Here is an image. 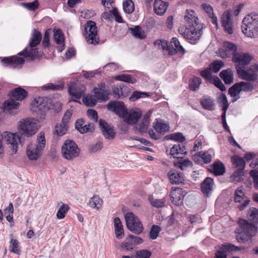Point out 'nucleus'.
<instances>
[{"instance_id": "1", "label": "nucleus", "mask_w": 258, "mask_h": 258, "mask_svg": "<svg viewBox=\"0 0 258 258\" xmlns=\"http://www.w3.org/2000/svg\"><path fill=\"white\" fill-rule=\"evenodd\" d=\"M184 19L186 26L179 28L178 32L190 43L195 44L203 34V25L198 23V18L193 10H186Z\"/></svg>"}, {"instance_id": "2", "label": "nucleus", "mask_w": 258, "mask_h": 258, "mask_svg": "<svg viewBox=\"0 0 258 258\" xmlns=\"http://www.w3.org/2000/svg\"><path fill=\"white\" fill-rule=\"evenodd\" d=\"M41 39V32L36 29H33L29 40V46L26 47L23 51L20 52L18 55L28 58L30 60H34L38 54V50L35 47L40 43Z\"/></svg>"}, {"instance_id": "3", "label": "nucleus", "mask_w": 258, "mask_h": 258, "mask_svg": "<svg viewBox=\"0 0 258 258\" xmlns=\"http://www.w3.org/2000/svg\"><path fill=\"white\" fill-rule=\"evenodd\" d=\"M9 95L10 98L4 102V105L5 109L10 110L18 107L20 103L16 101L24 100L27 96L28 92L22 88L18 87L12 90Z\"/></svg>"}, {"instance_id": "4", "label": "nucleus", "mask_w": 258, "mask_h": 258, "mask_svg": "<svg viewBox=\"0 0 258 258\" xmlns=\"http://www.w3.org/2000/svg\"><path fill=\"white\" fill-rule=\"evenodd\" d=\"M243 34L247 37L254 38L257 35L258 15L251 14L246 15L243 19Z\"/></svg>"}, {"instance_id": "5", "label": "nucleus", "mask_w": 258, "mask_h": 258, "mask_svg": "<svg viewBox=\"0 0 258 258\" xmlns=\"http://www.w3.org/2000/svg\"><path fill=\"white\" fill-rule=\"evenodd\" d=\"M46 143L44 133H39L37 135L36 144H29L27 148V155L31 160H36L41 156V152L44 149Z\"/></svg>"}, {"instance_id": "6", "label": "nucleus", "mask_w": 258, "mask_h": 258, "mask_svg": "<svg viewBox=\"0 0 258 258\" xmlns=\"http://www.w3.org/2000/svg\"><path fill=\"white\" fill-rule=\"evenodd\" d=\"M18 129L21 136L28 138L35 135L38 130L37 121L33 118H25L20 121Z\"/></svg>"}, {"instance_id": "7", "label": "nucleus", "mask_w": 258, "mask_h": 258, "mask_svg": "<svg viewBox=\"0 0 258 258\" xmlns=\"http://www.w3.org/2000/svg\"><path fill=\"white\" fill-rule=\"evenodd\" d=\"M21 143V138L16 134L5 132H0V148L4 143L9 145L12 153L14 154L17 152L18 143Z\"/></svg>"}, {"instance_id": "8", "label": "nucleus", "mask_w": 258, "mask_h": 258, "mask_svg": "<svg viewBox=\"0 0 258 258\" xmlns=\"http://www.w3.org/2000/svg\"><path fill=\"white\" fill-rule=\"evenodd\" d=\"M124 217L126 227L130 231L137 235L143 232V225L137 216L132 212H128L125 214Z\"/></svg>"}, {"instance_id": "9", "label": "nucleus", "mask_w": 258, "mask_h": 258, "mask_svg": "<svg viewBox=\"0 0 258 258\" xmlns=\"http://www.w3.org/2000/svg\"><path fill=\"white\" fill-rule=\"evenodd\" d=\"M80 152L79 148L73 141L66 140L62 146L61 154L67 160H71L79 156Z\"/></svg>"}, {"instance_id": "10", "label": "nucleus", "mask_w": 258, "mask_h": 258, "mask_svg": "<svg viewBox=\"0 0 258 258\" xmlns=\"http://www.w3.org/2000/svg\"><path fill=\"white\" fill-rule=\"evenodd\" d=\"M83 35L88 43L97 44L99 43V38L97 36V31L96 23L92 21H88L84 26Z\"/></svg>"}, {"instance_id": "11", "label": "nucleus", "mask_w": 258, "mask_h": 258, "mask_svg": "<svg viewBox=\"0 0 258 258\" xmlns=\"http://www.w3.org/2000/svg\"><path fill=\"white\" fill-rule=\"evenodd\" d=\"M51 105V100L47 97L35 98L31 102L33 111L38 112L42 115L48 110Z\"/></svg>"}, {"instance_id": "12", "label": "nucleus", "mask_w": 258, "mask_h": 258, "mask_svg": "<svg viewBox=\"0 0 258 258\" xmlns=\"http://www.w3.org/2000/svg\"><path fill=\"white\" fill-rule=\"evenodd\" d=\"M107 109L115 113L120 118L124 117L127 113V108L123 102L120 101H112L107 105Z\"/></svg>"}, {"instance_id": "13", "label": "nucleus", "mask_w": 258, "mask_h": 258, "mask_svg": "<svg viewBox=\"0 0 258 258\" xmlns=\"http://www.w3.org/2000/svg\"><path fill=\"white\" fill-rule=\"evenodd\" d=\"M257 231V228L253 224L248 223L243 219V242H251L252 237L254 236Z\"/></svg>"}, {"instance_id": "14", "label": "nucleus", "mask_w": 258, "mask_h": 258, "mask_svg": "<svg viewBox=\"0 0 258 258\" xmlns=\"http://www.w3.org/2000/svg\"><path fill=\"white\" fill-rule=\"evenodd\" d=\"M24 62V58L16 55L4 57L1 60L3 66L13 69L20 68Z\"/></svg>"}, {"instance_id": "15", "label": "nucleus", "mask_w": 258, "mask_h": 258, "mask_svg": "<svg viewBox=\"0 0 258 258\" xmlns=\"http://www.w3.org/2000/svg\"><path fill=\"white\" fill-rule=\"evenodd\" d=\"M241 249V246H236L231 243H225L220 247L215 253V258H227L226 252H233Z\"/></svg>"}, {"instance_id": "16", "label": "nucleus", "mask_w": 258, "mask_h": 258, "mask_svg": "<svg viewBox=\"0 0 258 258\" xmlns=\"http://www.w3.org/2000/svg\"><path fill=\"white\" fill-rule=\"evenodd\" d=\"M68 92L71 96L79 99L85 93V87L81 84L71 82L68 87Z\"/></svg>"}, {"instance_id": "17", "label": "nucleus", "mask_w": 258, "mask_h": 258, "mask_svg": "<svg viewBox=\"0 0 258 258\" xmlns=\"http://www.w3.org/2000/svg\"><path fill=\"white\" fill-rule=\"evenodd\" d=\"M185 194L186 192L182 188L175 187L170 192V196L172 203L177 206H182Z\"/></svg>"}, {"instance_id": "18", "label": "nucleus", "mask_w": 258, "mask_h": 258, "mask_svg": "<svg viewBox=\"0 0 258 258\" xmlns=\"http://www.w3.org/2000/svg\"><path fill=\"white\" fill-rule=\"evenodd\" d=\"M95 97L100 102L105 101L108 99V91L105 89V85L101 83L98 85L97 87L93 89Z\"/></svg>"}, {"instance_id": "19", "label": "nucleus", "mask_w": 258, "mask_h": 258, "mask_svg": "<svg viewBox=\"0 0 258 258\" xmlns=\"http://www.w3.org/2000/svg\"><path fill=\"white\" fill-rule=\"evenodd\" d=\"M99 124L102 134L106 139L112 140L114 138L115 133L113 127L110 125L102 119H100Z\"/></svg>"}, {"instance_id": "20", "label": "nucleus", "mask_w": 258, "mask_h": 258, "mask_svg": "<svg viewBox=\"0 0 258 258\" xmlns=\"http://www.w3.org/2000/svg\"><path fill=\"white\" fill-rule=\"evenodd\" d=\"M141 115L142 112L139 110L132 109L128 111L127 109V113L125 114L124 117L122 118H123L124 121L127 124H132L137 122L141 116Z\"/></svg>"}, {"instance_id": "21", "label": "nucleus", "mask_w": 258, "mask_h": 258, "mask_svg": "<svg viewBox=\"0 0 258 258\" xmlns=\"http://www.w3.org/2000/svg\"><path fill=\"white\" fill-rule=\"evenodd\" d=\"M258 73V64H254L250 66L247 70L243 69V80L248 81H253L257 79Z\"/></svg>"}, {"instance_id": "22", "label": "nucleus", "mask_w": 258, "mask_h": 258, "mask_svg": "<svg viewBox=\"0 0 258 258\" xmlns=\"http://www.w3.org/2000/svg\"><path fill=\"white\" fill-rule=\"evenodd\" d=\"M221 24L225 32L228 34L233 33L232 22L231 19V14L229 11L225 12L221 17Z\"/></svg>"}, {"instance_id": "23", "label": "nucleus", "mask_w": 258, "mask_h": 258, "mask_svg": "<svg viewBox=\"0 0 258 258\" xmlns=\"http://www.w3.org/2000/svg\"><path fill=\"white\" fill-rule=\"evenodd\" d=\"M170 182L173 184H179L184 182V176L183 173L172 169L169 171L167 174Z\"/></svg>"}, {"instance_id": "24", "label": "nucleus", "mask_w": 258, "mask_h": 258, "mask_svg": "<svg viewBox=\"0 0 258 258\" xmlns=\"http://www.w3.org/2000/svg\"><path fill=\"white\" fill-rule=\"evenodd\" d=\"M214 180L211 177H206L201 184V191L206 196H208L213 190Z\"/></svg>"}, {"instance_id": "25", "label": "nucleus", "mask_w": 258, "mask_h": 258, "mask_svg": "<svg viewBox=\"0 0 258 258\" xmlns=\"http://www.w3.org/2000/svg\"><path fill=\"white\" fill-rule=\"evenodd\" d=\"M232 54V61L235 64L236 71L239 78H242V54L236 50Z\"/></svg>"}, {"instance_id": "26", "label": "nucleus", "mask_w": 258, "mask_h": 258, "mask_svg": "<svg viewBox=\"0 0 258 258\" xmlns=\"http://www.w3.org/2000/svg\"><path fill=\"white\" fill-rule=\"evenodd\" d=\"M200 103L205 109L210 111L215 110L214 100L209 96H204L200 100Z\"/></svg>"}, {"instance_id": "27", "label": "nucleus", "mask_w": 258, "mask_h": 258, "mask_svg": "<svg viewBox=\"0 0 258 258\" xmlns=\"http://www.w3.org/2000/svg\"><path fill=\"white\" fill-rule=\"evenodd\" d=\"M168 6V2H164L162 0H155L154 4L155 13L158 15H163L165 13Z\"/></svg>"}, {"instance_id": "28", "label": "nucleus", "mask_w": 258, "mask_h": 258, "mask_svg": "<svg viewBox=\"0 0 258 258\" xmlns=\"http://www.w3.org/2000/svg\"><path fill=\"white\" fill-rule=\"evenodd\" d=\"M242 91V82L236 83L230 87L228 90V94L230 95L231 97L235 98L232 100V102H234L238 98H240L239 94Z\"/></svg>"}, {"instance_id": "29", "label": "nucleus", "mask_w": 258, "mask_h": 258, "mask_svg": "<svg viewBox=\"0 0 258 258\" xmlns=\"http://www.w3.org/2000/svg\"><path fill=\"white\" fill-rule=\"evenodd\" d=\"M233 71L231 69L228 68L222 71L220 74V77L226 84H231L233 82Z\"/></svg>"}, {"instance_id": "30", "label": "nucleus", "mask_w": 258, "mask_h": 258, "mask_svg": "<svg viewBox=\"0 0 258 258\" xmlns=\"http://www.w3.org/2000/svg\"><path fill=\"white\" fill-rule=\"evenodd\" d=\"M178 159L177 161L174 162V165L176 167L182 170H187L188 168H191L192 166V162L188 159H183L182 157H177Z\"/></svg>"}, {"instance_id": "31", "label": "nucleus", "mask_w": 258, "mask_h": 258, "mask_svg": "<svg viewBox=\"0 0 258 258\" xmlns=\"http://www.w3.org/2000/svg\"><path fill=\"white\" fill-rule=\"evenodd\" d=\"M170 55H173L178 51H181L183 53H185V50L180 44L178 40L176 37H173L171 41Z\"/></svg>"}, {"instance_id": "32", "label": "nucleus", "mask_w": 258, "mask_h": 258, "mask_svg": "<svg viewBox=\"0 0 258 258\" xmlns=\"http://www.w3.org/2000/svg\"><path fill=\"white\" fill-rule=\"evenodd\" d=\"M114 225L115 228V233L117 238L120 239L124 235L123 226L121 221L118 217H116L114 219Z\"/></svg>"}, {"instance_id": "33", "label": "nucleus", "mask_w": 258, "mask_h": 258, "mask_svg": "<svg viewBox=\"0 0 258 258\" xmlns=\"http://www.w3.org/2000/svg\"><path fill=\"white\" fill-rule=\"evenodd\" d=\"M234 170V171L229 177V181L231 183L237 184L242 181V167Z\"/></svg>"}, {"instance_id": "34", "label": "nucleus", "mask_w": 258, "mask_h": 258, "mask_svg": "<svg viewBox=\"0 0 258 258\" xmlns=\"http://www.w3.org/2000/svg\"><path fill=\"white\" fill-rule=\"evenodd\" d=\"M187 154V151L185 146H180L179 144L174 145L170 149V154L174 157L177 158L175 155L179 154Z\"/></svg>"}, {"instance_id": "35", "label": "nucleus", "mask_w": 258, "mask_h": 258, "mask_svg": "<svg viewBox=\"0 0 258 258\" xmlns=\"http://www.w3.org/2000/svg\"><path fill=\"white\" fill-rule=\"evenodd\" d=\"M213 173L216 176L223 175L225 172L224 164L220 161L215 162L213 165Z\"/></svg>"}, {"instance_id": "36", "label": "nucleus", "mask_w": 258, "mask_h": 258, "mask_svg": "<svg viewBox=\"0 0 258 258\" xmlns=\"http://www.w3.org/2000/svg\"><path fill=\"white\" fill-rule=\"evenodd\" d=\"M58 206L59 208L56 213V217L58 219H62L64 218L66 213L68 212L69 207L61 202L58 203Z\"/></svg>"}, {"instance_id": "37", "label": "nucleus", "mask_w": 258, "mask_h": 258, "mask_svg": "<svg viewBox=\"0 0 258 258\" xmlns=\"http://www.w3.org/2000/svg\"><path fill=\"white\" fill-rule=\"evenodd\" d=\"M114 79L117 81H122L134 84L137 81V79L128 74H122L115 76Z\"/></svg>"}, {"instance_id": "38", "label": "nucleus", "mask_w": 258, "mask_h": 258, "mask_svg": "<svg viewBox=\"0 0 258 258\" xmlns=\"http://www.w3.org/2000/svg\"><path fill=\"white\" fill-rule=\"evenodd\" d=\"M247 218L253 223H258V209L255 208H250L247 213Z\"/></svg>"}, {"instance_id": "39", "label": "nucleus", "mask_w": 258, "mask_h": 258, "mask_svg": "<svg viewBox=\"0 0 258 258\" xmlns=\"http://www.w3.org/2000/svg\"><path fill=\"white\" fill-rule=\"evenodd\" d=\"M199 156L204 160L205 163H209L212 161L214 155V151L213 149H209L207 151H201L199 153Z\"/></svg>"}, {"instance_id": "40", "label": "nucleus", "mask_w": 258, "mask_h": 258, "mask_svg": "<svg viewBox=\"0 0 258 258\" xmlns=\"http://www.w3.org/2000/svg\"><path fill=\"white\" fill-rule=\"evenodd\" d=\"M153 127L155 130L161 135H164L169 130V126L167 124L159 122H156L153 125Z\"/></svg>"}, {"instance_id": "41", "label": "nucleus", "mask_w": 258, "mask_h": 258, "mask_svg": "<svg viewBox=\"0 0 258 258\" xmlns=\"http://www.w3.org/2000/svg\"><path fill=\"white\" fill-rule=\"evenodd\" d=\"M102 200L97 195H94L91 198L88 203V205L92 208L99 209L101 206Z\"/></svg>"}, {"instance_id": "42", "label": "nucleus", "mask_w": 258, "mask_h": 258, "mask_svg": "<svg viewBox=\"0 0 258 258\" xmlns=\"http://www.w3.org/2000/svg\"><path fill=\"white\" fill-rule=\"evenodd\" d=\"M225 64L221 60H216L213 62L211 63L209 68L211 69L212 72L216 73H218L221 68H223Z\"/></svg>"}, {"instance_id": "43", "label": "nucleus", "mask_w": 258, "mask_h": 258, "mask_svg": "<svg viewBox=\"0 0 258 258\" xmlns=\"http://www.w3.org/2000/svg\"><path fill=\"white\" fill-rule=\"evenodd\" d=\"M231 162L233 169H238L242 167V157L239 155H234L231 156Z\"/></svg>"}, {"instance_id": "44", "label": "nucleus", "mask_w": 258, "mask_h": 258, "mask_svg": "<svg viewBox=\"0 0 258 258\" xmlns=\"http://www.w3.org/2000/svg\"><path fill=\"white\" fill-rule=\"evenodd\" d=\"M165 138L167 140H174L180 143H182L185 140V137L181 133H175L167 135Z\"/></svg>"}, {"instance_id": "45", "label": "nucleus", "mask_w": 258, "mask_h": 258, "mask_svg": "<svg viewBox=\"0 0 258 258\" xmlns=\"http://www.w3.org/2000/svg\"><path fill=\"white\" fill-rule=\"evenodd\" d=\"M202 83V79L199 77H194L189 81V87L191 91H196L199 89Z\"/></svg>"}, {"instance_id": "46", "label": "nucleus", "mask_w": 258, "mask_h": 258, "mask_svg": "<svg viewBox=\"0 0 258 258\" xmlns=\"http://www.w3.org/2000/svg\"><path fill=\"white\" fill-rule=\"evenodd\" d=\"M11 241L9 246V250L15 253L19 254L20 250L18 248V241L16 239H13V234H10Z\"/></svg>"}, {"instance_id": "47", "label": "nucleus", "mask_w": 258, "mask_h": 258, "mask_svg": "<svg viewBox=\"0 0 258 258\" xmlns=\"http://www.w3.org/2000/svg\"><path fill=\"white\" fill-rule=\"evenodd\" d=\"M149 96V94L147 92L135 91L133 92L129 98V100L131 101H135L140 98H146Z\"/></svg>"}, {"instance_id": "48", "label": "nucleus", "mask_w": 258, "mask_h": 258, "mask_svg": "<svg viewBox=\"0 0 258 258\" xmlns=\"http://www.w3.org/2000/svg\"><path fill=\"white\" fill-rule=\"evenodd\" d=\"M97 100V99L95 97V95H88L83 97L82 99L83 103L89 107H94L96 104Z\"/></svg>"}, {"instance_id": "49", "label": "nucleus", "mask_w": 258, "mask_h": 258, "mask_svg": "<svg viewBox=\"0 0 258 258\" xmlns=\"http://www.w3.org/2000/svg\"><path fill=\"white\" fill-rule=\"evenodd\" d=\"M234 202L235 203H238L239 205H238V208L239 210L242 211V204L240 202L242 201V186H239L234 192Z\"/></svg>"}, {"instance_id": "50", "label": "nucleus", "mask_w": 258, "mask_h": 258, "mask_svg": "<svg viewBox=\"0 0 258 258\" xmlns=\"http://www.w3.org/2000/svg\"><path fill=\"white\" fill-rule=\"evenodd\" d=\"M123 9L126 14H131L134 11L135 6L132 0H126L123 3Z\"/></svg>"}, {"instance_id": "51", "label": "nucleus", "mask_w": 258, "mask_h": 258, "mask_svg": "<svg viewBox=\"0 0 258 258\" xmlns=\"http://www.w3.org/2000/svg\"><path fill=\"white\" fill-rule=\"evenodd\" d=\"M68 126L66 124L61 122L55 126V133L59 136L64 135L68 131Z\"/></svg>"}, {"instance_id": "52", "label": "nucleus", "mask_w": 258, "mask_h": 258, "mask_svg": "<svg viewBox=\"0 0 258 258\" xmlns=\"http://www.w3.org/2000/svg\"><path fill=\"white\" fill-rule=\"evenodd\" d=\"M161 231V228L159 226L154 225L151 227V228L149 233V237L152 239H156L160 231Z\"/></svg>"}, {"instance_id": "53", "label": "nucleus", "mask_w": 258, "mask_h": 258, "mask_svg": "<svg viewBox=\"0 0 258 258\" xmlns=\"http://www.w3.org/2000/svg\"><path fill=\"white\" fill-rule=\"evenodd\" d=\"M132 34L136 38L143 39L145 37L144 33L142 32V29L140 26H136L134 28H130Z\"/></svg>"}, {"instance_id": "54", "label": "nucleus", "mask_w": 258, "mask_h": 258, "mask_svg": "<svg viewBox=\"0 0 258 258\" xmlns=\"http://www.w3.org/2000/svg\"><path fill=\"white\" fill-rule=\"evenodd\" d=\"M210 83L214 84V85L221 91H226L225 86L218 77L214 76L213 79H212Z\"/></svg>"}, {"instance_id": "55", "label": "nucleus", "mask_w": 258, "mask_h": 258, "mask_svg": "<svg viewBox=\"0 0 258 258\" xmlns=\"http://www.w3.org/2000/svg\"><path fill=\"white\" fill-rule=\"evenodd\" d=\"M21 5L27 10L32 11H35L38 8L39 3L37 0H35L32 3H23Z\"/></svg>"}, {"instance_id": "56", "label": "nucleus", "mask_w": 258, "mask_h": 258, "mask_svg": "<svg viewBox=\"0 0 258 258\" xmlns=\"http://www.w3.org/2000/svg\"><path fill=\"white\" fill-rule=\"evenodd\" d=\"M53 38L55 43L57 44L61 45L63 43L64 37L60 30H57L54 32Z\"/></svg>"}, {"instance_id": "57", "label": "nucleus", "mask_w": 258, "mask_h": 258, "mask_svg": "<svg viewBox=\"0 0 258 258\" xmlns=\"http://www.w3.org/2000/svg\"><path fill=\"white\" fill-rule=\"evenodd\" d=\"M152 254L151 252L147 249H142L136 251V258H150Z\"/></svg>"}, {"instance_id": "58", "label": "nucleus", "mask_w": 258, "mask_h": 258, "mask_svg": "<svg viewBox=\"0 0 258 258\" xmlns=\"http://www.w3.org/2000/svg\"><path fill=\"white\" fill-rule=\"evenodd\" d=\"M223 48L228 52H231L233 53L234 51L237 50L236 45L234 43L229 42L225 41L223 43Z\"/></svg>"}, {"instance_id": "59", "label": "nucleus", "mask_w": 258, "mask_h": 258, "mask_svg": "<svg viewBox=\"0 0 258 258\" xmlns=\"http://www.w3.org/2000/svg\"><path fill=\"white\" fill-rule=\"evenodd\" d=\"M239 228H237L235 233L236 235V239L239 242L242 241V218H239L238 221Z\"/></svg>"}, {"instance_id": "60", "label": "nucleus", "mask_w": 258, "mask_h": 258, "mask_svg": "<svg viewBox=\"0 0 258 258\" xmlns=\"http://www.w3.org/2000/svg\"><path fill=\"white\" fill-rule=\"evenodd\" d=\"M211 72V69L209 67L202 71L200 72V74L204 78L210 82L214 78V76H212Z\"/></svg>"}, {"instance_id": "61", "label": "nucleus", "mask_w": 258, "mask_h": 258, "mask_svg": "<svg viewBox=\"0 0 258 258\" xmlns=\"http://www.w3.org/2000/svg\"><path fill=\"white\" fill-rule=\"evenodd\" d=\"M94 125L92 123H89L87 124L83 125V127H81L79 132L81 134H84L87 132H93L94 131Z\"/></svg>"}, {"instance_id": "62", "label": "nucleus", "mask_w": 258, "mask_h": 258, "mask_svg": "<svg viewBox=\"0 0 258 258\" xmlns=\"http://www.w3.org/2000/svg\"><path fill=\"white\" fill-rule=\"evenodd\" d=\"M219 99L222 102V112H226L229 106L226 96L224 94H221L219 96Z\"/></svg>"}, {"instance_id": "63", "label": "nucleus", "mask_w": 258, "mask_h": 258, "mask_svg": "<svg viewBox=\"0 0 258 258\" xmlns=\"http://www.w3.org/2000/svg\"><path fill=\"white\" fill-rule=\"evenodd\" d=\"M155 44H157L159 46L161 47L162 49L163 50H168L169 52V54H170V50L171 46L170 44H168L167 41L166 40H156L154 42Z\"/></svg>"}, {"instance_id": "64", "label": "nucleus", "mask_w": 258, "mask_h": 258, "mask_svg": "<svg viewBox=\"0 0 258 258\" xmlns=\"http://www.w3.org/2000/svg\"><path fill=\"white\" fill-rule=\"evenodd\" d=\"M249 174L253 179L254 187L258 190V170H251Z\"/></svg>"}]
</instances>
